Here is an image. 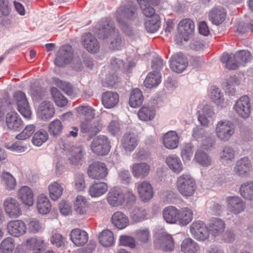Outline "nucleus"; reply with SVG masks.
I'll use <instances>...</instances> for the list:
<instances>
[{"label":"nucleus","instance_id":"f257e3e1","mask_svg":"<svg viewBox=\"0 0 253 253\" xmlns=\"http://www.w3.org/2000/svg\"><path fill=\"white\" fill-rule=\"evenodd\" d=\"M96 34L99 38H110V47L114 50H120L123 46V42L118 32L115 30L112 21L103 19L101 20L96 26Z\"/></svg>","mask_w":253,"mask_h":253},{"label":"nucleus","instance_id":"f03ea898","mask_svg":"<svg viewBox=\"0 0 253 253\" xmlns=\"http://www.w3.org/2000/svg\"><path fill=\"white\" fill-rule=\"evenodd\" d=\"M106 199L111 206L116 207L124 203L127 206H131L135 202L136 196L130 189L124 193L120 188L116 187L110 189Z\"/></svg>","mask_w":253,"mask_h":253},{"label":"nucleus","instance_id":"7ed1b4c3","mask_svg":"<svg viewBox=\"0 0 253 253\" xmlns=\"http://www.w3.org/2000/svg\"><path fill=\"white\" fill-rule=\"evenodd\" d=\"M117 19L122 30L127 35L131 34L129 26L125 21L126 19H132L136 15V8L129 2L126 5L121 6L117 10Z\"/></svg>","mask_w":253,"mask_h":253},{"label":"nucleus","instance_id":"20e7f679","mask_svg":"<svg viewBox=\"0 0 253 253\" xmlns=\"http://www.w3.org/2000/svg\"><path fill=\"white\" fill-rule=\"evenodd\" d=\"M215 133L219 140L227 142L235 133L234 125L233 122L228 120H220L215 125Z\"/></svg>","mask_w":253,"mask_h":253},{"label":"nucleus","instance_id":"39448f33","mask_svg":"<svg viewBox=\"0 0 253 253\" xmlns=\"http://www.w3.org/2000/svg\"><path fill=\"white\" fill-rule=\"evenodd\" d=\"M176 187L183 197L192 196L196 190V182L191 175L183 174L177 178Z\"/></svg>","mask_w":253,"mask_h":253},{"label":"nucleus","instance_id":"423d86ee","mask_svg":"<svg viewBox=\"0 0 253 253\" xmlns=\"http://www.w3.org/2000/svg\"><path fill=\"white\" fill-rule=\"evenodd\" d=\"M92 152L99 156H104L108 154L110 150V142L107 136L100 135L95 137L91 144Z\"/></svg>","mask_w":253,"mask_h":253},{"label":"nucleus","instance_id":"0eeeda50","mask_svg":"<svg viewBox=\"0 0 253 253\" xmlns=\"http://www.w3.org/2000/svg\"><path fill=\"white\" fill-rule=\"evenodd\" d=\"M154 243L156 248L163 252H170L174 249L173 239L166 232L157 233Z\"/></svg>","mask_w":253,"mask_h":253},{"label":"nucleus","instance_id":"6e6552de","mask_svg":"<svg viewBox=\"0 0 253 253\" xmlns=\"http://www.w3.org/2000/svg\"><path fill=\"white\" fill-rule=\"evenodd\" d=\"M190 231L192 237L199 241H205L210 236V232L206 224L201 220L193 222L190 225Z\"/></svg>","mask_w":253,"mask_h":253},{"label":"nucleus","instance_id":"1a4fd4ad","mask_svg":"<svg viewBox=\"0 0 253 253\" xmlns=\"http://www.w3.org/2000/svg\"><path fill=\"white\" fill-rule=\"evenodd\" d=\"M87 173L89 177L94 179H103L108 173V170L104 163L93 162L88 167Z\"/></svg>","mask_w":253,"mask_h":253},{"label":"nucleus","instance_id":"9d476101","mask_svg":"<svg viewBox=\"0 0 253 253\" xmlns=\"http://www.w3.org/2000/svg\"><path fill=\"white\" fill-rule=\"evenodd\" d=\"M3 207L5 213L10 218H16L22 214L20 204L14 198H6L3 201Z\"/></svg>","mask_w":253,"mask_h":253},{"label":"nucleus","instance_id":"9b49d317","mask_svg":"<svg viewBox=\"0 0 253 253\" xmlns=\"http://www.w3.org/2000/svg\"><path fill=\"white\" fill-rule=\"evenodd\" d=\"M13 97L16 102L20 113L25 118H29L31 115V111L25 94L22 91H17L14 92Z\"/></svg>","mask_w":253,"mask_h":253},{"label":"nucleus","instance_id":"f8f14e48","mask_svg":"<svg viewBox=\"0 0 253 253\" xmlns=\"http://www.w3.org/2000/svg\"><path fill=\"white\" fill-rule=\"evenodd\" d=\"M235 112L240 117L246 119L251 113V104L250 98L247 95L241 97L234 105Z\"/></svg>","mask_w":253,"mask_h":253},{"label":"nucleus","instance_id":"ddd939ff","mask_svg":"<svg viewBox=\"0 0 253 253\" xmlns=\"http://www.w3.org/2000/svg\"><path fill=\"white\" fill-rule=\"evenodd\" d=\"M73 48L70 45H64L58 50L55 59V64L59 67L65 66L73 58Z\"/></svg>","mask_w":253,"mask_h":253},{"label":"nucleus","instance_id":"4468645a","mask_svg":"<svg viewBox=\"0 0 253 253\" xmlns=\"http://www.w3.org/2000/svg\"><path fill=\"white\" fill-rule=\"evenodd\" d=\"M194 24L190 19H184L180 21L178 26V33L180 41H187L189 37L193 33Z\"/></svg>","mask_w":253,"mask_h":253},{"label":"nucleus","instance_id":"2eb2a0df","mask_svg":"<svg viewBox=\"0 0 253 253\" xmlns=\"http://www.w3.org/2000/svg\"><path fill=\"white\" fill-rule=\"evenodd\" d=\"M197 118L200 124L205 127L210 126L214 113L208 105H200L197 108Z\"/></svg>","mask_w":253,"mask_h":253},{"label":"nucleus","instance_id":"dca6fc26","mask_svg":"<svg viewBox=\"0 0 253 253\" xmlns=\"http://www.w3.org/2000/svg\"><path fill=\"white\" fill-rule=\"evenodd\" d=\"M251 169V162L247 157H244L238 160L234 168V171L235 174L242 177L248 176Z\"/></svg>","mask_w":253,"mask_h":253},{"label":"nucleus","instance_id":"f3484780","mask_svg":"<svg viewBox=\"0 0 253 253\" xmlns=\"http://www.w3.org/2000/svg\"><path fill=\"white\" fill-rule=\"evenodd\" d=\"M170 68L175 72L182 73L188 66V61L181 53L173 55L169 60Z\"/></svg>","mask_w":253,"mask_h":253},{"label":"nucleus","instance_id":"a211bd4d","mask_svg":"<svg viewBox=\"0 0 253 253\" xmlns=\"http://www.w3.org/2000/svg\"><path fill=\"white\" fill-rule=\"evenodd\" d=\"M81 42L84 47L89 52L95 53L99 50L100 45L97 40L90 33L83 35Z\"/></svg>","mask_w":253,"mask_h":253},{"label":"nucleus","instance_id":"6ab92c4d","mask_svg":"<svg viewBox=\"0 0 253 253\" xmlns=\"http://www.w3.org/2000/svg\"><path fill=\"white\" fill-rule=\"evenodd\" d=\"M8 233L16 237L24 235L27 232L26 223L21 220H15L9 221L7 225Z\"/></svg>","mask_w":253,"mask_h":253},{"label":"nucleus","instance_id":"aec40b11","mask_svg":"<svg viewBox=\"0 0 253 253\" xmlns=\"http://www.w3.org/2000/svg\"><path fill=\"white\" fill-rule=\"evenodd\" d=\"M136 189L138 195L142 201H148L153 197L154 191L153 187L149 182L144 180L140 183H138Z\"/></svg>","mask_w":253,"mask_h":253},{"label":"nucleus","instance_id":"412c9836","mask_svg":"<svg viewBox=\"0 0 253 253\" xmlns=\"http://www.w3.org/2000/svg\"><path fill=\"white\" fill-rule=\"evenodd\" d=\"M84 154V150L82 146H73L68 151V161L72 165L77 166L81 164Z\"/></svg>","mask_w":253,"mask_h":253},{"label":"nucleus","instance_id":"4be33fe9","mask_svg":"<svg viewBox=\"0 0 253 253\" xmlns=\"http://www.w3.org/2000/svg\"><path fill=\"white\" fill-rule=\"evenodd\" d=\"M37 114L42 120L45 121L51 119L55 114L52 103L48 101L42 102L38 108Z\"/></svg>","mask_w":253,"mask_h":253},{"label":"nucleus","instance_id":"5701e85b","mask_svg":"<svg viewBox=\"0 0 253 253\" xmlns=\"http://www.w3.org/2000/svg\"><path fill=\"white\" fill-rule=\"evenodd\" d=\"M227 207L231 212L238 214L245 209V203L238 197H228L226 198Z\"/></svg>","mask_w":253,"mask_h":253},{"label":"nucleus","instance_id":"b1692460","mask_svg":"<svg viewBox=\"0 0 253 253\" xmlns=\"http://www.w3.org/2000/svg\"><path fill=\"white\" fill-rule=\"evenodd\" d=\"M103 106L107 109H112L117 105L119 102V94L114 91H106L101 96Z\"/></svg>","mask_w":253,"mask_h":253},{"label":"nucleus","instance_id":"393cba45","mask_svg":"<svg viewBox=\"0 0 253 253\" xmlns=\"http://www.w3.org/2000/svg\"><path fill=\"white\" fill-rule=\"evenodd\" d=\"M121 145L126 152L133 151L138 144L136 136L131 133H125L121 139Z\"/></svg>","mask_w":253,"mask_h":253},{"label":"nucleus","instance_id":"a878e982","mask_svg":"<svg viewBox=\"0 0 253 253\" xmlns=\"http://www.w3.org/2000/svg\"><path fill=\"white\" fill-rule=\"evenodd\" d=\"M163 143L168 149L176 148L179 145V137L177 132L172 130L166 132L163 136Z\"/></svg>","mask_w":253,"mask_h":253},{"label":"nucleus","instance_id":"bb28decb","mask_svg":"<svg viewBox=\"0 0 253 253\" xmlns=\"http://www.w3.org/2000/svg\"><path fill=\"white\" fill-rule=\"evenodd\" d=\"M70 236L72 241L77 246L84 245L88 239L87 233L85 231L79 228L73 229Z\"/></svg>","mask_w":253,"mask_h":253},{"label":"nucleus","instance_id":"cd10ccee","mask_svg":"<svg viewBox=\"0 0 253 253\" xmlns=\"http://www.w3.org/2000/svg\"><path fill=\"white\" fill-rule=\"evenodd\" d=\"M133 176L137 178H143L146 177L150 170V165L146 163H136L130 167Z\"/></svg>","mask_w":253,"mask_h":253},{"label":"nucleus","instance_id":"c85d7f7f","mask_svg":"<svg viewBox=\"0 0 253 253\" xmlns=\"http://www.w3.org/2000/svg\"><path fill=\"white\" fill-rule=\"evenodd\" d=\"M3 138H5L6 139L5 140H3V145L10 151L17 153H22L26 151L28 149V147L26 145H24L20 142H11L10 141L12 138L8 134H4L3 135Z\"/></svg>","mask_w":253,"mask_h":253},{"label":"nucleus","instance_id":"c756f323","mask_svg":"<svg viewBox=\"0 0 253 253\" xmlns=\"http://www.w3.org/2000/svg\"><path fill=\"white\" fill-rule=\"evenodd\" d=\"M6 123L8 128L13 130H18L23 126L21 119L15 112H9L7 114Z\"/></svg>","mask_w":253,"mask_h":253},{"label":"nucleus","instance_id":"7c9ffc66","mask_svg":"<svg viewBox=\"0 0 253 253\" xmlns=\"http://www.w3.org/2000/svg\"><path fill=\"white\" fill-rule=\"evenodd\" d=\"M18 197L24 205L29 207L33 205V193L32 189L28 186H23L19 189Z\"/></svg>","mask_w":253,"mask_h":253},{"label":"nucleus","instance_id":"2f4dec72","mask_svg":"<svg viewBox=\"0 0 253 253\" xmlns=\"http://www.w3.org/2000/svg\"><path fill=\"white\" fill-rule=\"evenodd\" d=\"M226 17V11L221 7L213 8L209 14L210 20L212 24L216 25L222 23L225 20Z\"/></svg>","mask_w":253,"mask_h":253},{"label":"nucleus","instance_id":"473e14b6","mask_svg":"<svg viewBox=\"0 0 253 253\" xmlns=\"http://www.w3.org/2000/svg\"><path fill=\"white\" fill-rule=\"evenodd\" d=\"M163 216L168 223H178V210L173 206L166 207L163 211Z\"/></svg>","mask_w":253,"mask_h":253},{"label":"nucleus","instance_id":"72a5a7b5","mask_svg":"<svg viewBox=\"0 0 253 253\" xmlns=\"http://www.w3.org/2000/svg\"><path fill=\"white\" fill-rule=\"evenodd\" d=\"M111 65L115 70L121 69L123 71L129 72L135 65V63L131 59H127L124 63L122 60L114 58L111 60Z\"/></svg>","mask_w":253,"mask_h":253},{"label":"nucleus","instance_id":"f704fd0d","mask_svg":"<svg viewBox=\"0 0 253 253\" xmlns=\"http://www.w3.org/2000/svg\"><path fill=\"white\" fill-rule=\"evenodd\" d=\"M37 208L41 214H46L49 213L51 205L48 198L42 194L39 195L37 199Z\"/></svg>","mask_w":253,"mask_h":253},{"label":"nucleus","instance_id":"c9c22d12","mask_svg":"<svg viewBox=\"0 0 253 253\" xmlns=\"http://www.w3.org/2000/svg\"><path fill=\"white\" fill-rule=\"evenodd\" d=\"M225 226L224 221L217 217L211 218L209 223L210 230L214 236L220 235L224 231Z\"/></svg>","mask_w":253,"mask_h":253},{"label":"nucleus","instance_id":"e433bc0d","mask_svg":"<svg viewBox=\"0 0 253 253\" xmlns=\"http://www.w3.org/2000/svg\"><path fill=\"white\" fill-rule=\"evenodd\" d=\"M112 224L119 229L126 228L129 223V220L124 213L118 211L114 213L111 217Z\"/></svg>","mask_w":253,"mask_h":253},{"label":"nucleus","instance_id":"4c0bfd02","mask_svg":"<svg viewBox=\"0 0 253 253\" xmlns=\"http://www.w3.org/2000/svg\"><path fill=\"white\" fill-rule=\"evenodd\" d=\"M166 163L169 169L176 173H179L183 170L181 160L176 155L172 154L167 157Z\"/></svg>","mask_w":253,"mask_h":253},{"label":"nucleus","instance_id":"58836bf2","mask_svg":"<svg viewBox=\"0 0 253 253\" xmlns=\"http://www.w3.org/2000/svg\"><path fill=\"white\" fill-rule=\"evenodd\" d=\"M181 251L184 253H199L200 247L197 242L188 238L182 242Z\"/></svg>","mask_w":253,"mask_h":253},{"label":"nucleus","instance_id":"ea45409f","mask_svg":"<svg viewBox=\"0 0 253 253\" xmlns=\"http://www.w3.org/2000/svg\"><path fill=\"white\" fill-rule=\"evenodd\" d=\"M74 208L77 213L81 215L86 214L88 210L86 198L82 195L77 196L74 200Z\"/></svg>","mask_w":253,"mask_h":253},{"label":"nucleus","instance_id":"a19ab883","mask_svg":"<svg viewBox=\"0 0 253 253\" xmlns=\"http://www.w3.org/2000/svg\"><path fill=\"white\" fill-rule=\"evenodd\" d=\"M44 241L42 238L32 237L27 238L23 243V245L26 246L27 249L32 250L33 251H39L43 247Z\"/></svg>","mask_w":253,"mask_h":253},{"label":"nucleus","instance_id":"79ce46f5","mask_svg":"<svg viewBox=\"0 0 253 253\" xmlns=\"http://www.w3.org/2000/svg\"><path fill=\"white\" fill-rule=\"evenodd\" d=\"M108 185L105 182H95L89 188V193L92 197H99L108 190Z\"/></svg>","mask_w":253,"mask_h":253},{"label":"nucleus","instance_id":"37998d69","mask_svg":"<svg viewBox=\"0 0 253 253\" xmlns=\"http://www.w3.org/2000/svg\"><path fill=\"white\" fill-rule=\"evenodd\" d=\"M193 216L192 210L188 207L178 210V223L182 225H186L191 221Z\"/></svg>","mask_w":253,"mask_h":253},{"label":"nucleus","instance_id":"c03bdc74","mask_svg":"<svg viewBox=\"0 0 253 253\" xmlns=\"http://www.w3.org/2000/svg\"><path fill=\"white\" fill-rule=\"evenodd\" d=\"M49 197L53 201H56L62 195L64 188L63 185L57 181H53L48 185Z\"/></svg>","mask_w":253,"mask_h":253},{"label":"nucleus","instance_id":"a18cd8bd","mask_svg":"<svg viewBox=\"0 0 253 253\" xmlns=\"http://www.w3.org/2000/svg\"><path fill=\"white\" fill-rule=\"evenodd\" d=\"M144 98L141 91L138 88L133 89L130 94L129 104L132 108L140 106L143 101Z\"/></svg>","mask_w":253,"mask_h":253},{"label":"nucleus","instance_id":"49530a36","mask_svg":"<svg viewBox=\"0 0 253 253\" xmlns=\"http://www.w3.org/2000/svg\"><path fill=\"white\" fill-rule=\"evenodd\" d=\"M240 195L246 200L253 201V181L243 183L240 187Z\"/></svg>","mask_w":253,"mask_h":253},{"label":"nucleus","instance_id":"de8ad7c7","mask_svg":"<svg viewBox=\"0 0 253 253\" xmlns=\"http://www.w3.org/2000/svg\"><path fill=\"white\" fill-rule=\"evenodd\" d=\"M161 75L160 72L154 73L150 72L148 74L144 82V85L149 88L157 86L161 82Z\"/></svg>","mask_w":253,"mask_h":253},{"label":"nucleus","instance_id":"09e8293b","mask_svg":"<svg viewBox=\"0 0 253 253\" xmlns=\"http://www.w3.org/2000/svg\"><path fill=\"white\" fill-rule=\"evenodd\" d=\"M209 95L214 103L217 106H222L224 100L223 94L219 88L215 86H211Z\"/></svg>","mask_w":253,"mask_h":253},{"label":"nucleus","instance_id":"8fccbe9b","mask_svg":"<svg viewBox=\"0 0 253 253\" xmlns=\"http://www.w3.org/2000/svg\"><path fill=\"white\" fill-rule=\"evenodd\" d=\"M100 243L104 247H110L114 244L113 233L110 230H104L99 236Z\"/></svg>","mask_w":253,"mask_h":253},{"label":"nucleus","instance_id":"3c124183","mask_svg":"<svg viewBox=\"0 0 253 253\" xmlns=\"http://www.w3.org/2000/svg\"><path fill=\"white\" fill-rule=\"evenodd\" d=\"M64 129V126L62 123L59 119H55L51 121L48 126V130L50 134L55 137L60 135Z\"/></svg>","mask_w":253,"mask_h":253},{"label":"nucleus","instance_id":"603ef678","mask_svg":"<svg viewBox=\"0 0 253 253\" xmlns=\"http://www.w3.org/2000/svg\"><path fill=\"white\" fill-rule=\"evenodd\" d=\"M219 158L222 163H228L235 158V152L232 147L224 146L219 153Z\"/></svg>","mask_w":253,"mask_h":253},{"label":"nucleus","instance_id":"864d4df0","mask_svg":"<svg viewBox=\"0 0 253 253\" xmlns=\"http://www.w3.org/2000/svg\"><path fill=\"white\" fill-rule=\"evenodd\" d=\"M27 230L29 232L33 234L39 233L42 232L44 227L40 221L36 218H31L27 221Z\"/></svg>","mask_w":253,"mask_h":253},{"label":"nucleus","instance_id":"5fc2aeb1","mask_svg":"<svg viewBox=\"0 0 253 253\" xmlns=\"http://www.w3.org/2000/svg\"><path fill=\"white\" fill-rule=\"evenodd\" d=\"M137 115L141 120H151L155 117V111L152 107L143 106L138 112Z\"/></svg>","mask_w":253,"mask_h":253},{"label":"nucleus","instance_id":"6e6d98bb","mask_svg":"<svg viewBox=\"0 0 253 253\" xmlns=\"http://www.w3.org/2000/svg\"><path fill=\"white\" fill-rule=\"evenodd\" d=\"M147 212L143 207H135L131 211L130 216L135 222H140L146 218Z\"/></svg>","mask_w":253,"mask_h":253},{"label":"nucleus","instance_id":"4d7b16f0","mask_svg":"<svg viewBox=\"0 0 253 253\" xmlns=\"http://www.w3.org/2000/svg\"><path fill=\"white\" fill-rule=\"evenodd\" d=\"M196 161L203 167H207L211 165V160L210 157L205 152L198 150L195 155Z\"/></svg>","mask_w":253,"mask_h":253},{"label":"nucleus","instance_id":"13d9d810","mask_svg":"<svg viewBox=\"0 0 253 253\" xmlns=\"http://www.w3.org/2000/svg\"><path fill=\"white\" fill-rule=\"evenodd\" d=\"M48 138V134L46 130L40 129L37 131L32 138L33 144L37 146H41Z\"/></svg>","mask_w":253,"mask_h":253},{"label":"nucleus","instance_id":"bf43d9fd","mask_svg":"<svg viewBox=\"0 0 253 253\" xmlns=\"http://www.w3.org/2000/svg\"><path fill=\"white\" fill-rule=\"evenodd\" d=\"M1 177L2 182L6 189L11 190L15 188L17 183L13 175L9 172H2Z\"/></svg>","mask_w":253,"mask_h":253},{"label":"nucleus","instance_id":"052dcab7","mask_svg":"<svg viewBox=\"0 0 253 253\" xmlns=\"http://www.w3.org/2000/svg\"><path fill=\"white\" fill-rule=\"evenodd\" d=\"M15 246L14 239L10 237H6L0 244V251L2 253H12Z\"/></svg>","mask_w":253,"mask_h":253},{"label":"nucleus","instance_id":"680f3d73","mask_svg":"<svg viewBox=\"0 0 253 253\" xmlns=\"http://www.w3.org/2000/svg\"><path fill=\"white\" fill-rule=\"evenodd\" d=\"M160 18L159 15H155L152 18L147 19L145 23V27L148 32H156L160 27Z\"/></svg>","mask_w":253,"mask_h":253},{"label":"nucleus","instance_id":"e2e57ef3","mask_svg":"<svg viewBox=\"0 0 253 253\" xmlns=\"http://www.w3.org/2000/svg\"><path fill=\"white\" fill-rule=\"evenodd\" d=\"M81 130L83 133H87L90 135H94L98 131L99 129L89 120H84L81 125Z\"/></svg>","mask_w":253,"mask_h":253},{"label":"nucleus","instance_id":"0e129e2a","mask_svg":"<svg viewBox=\"0 0 253 253\" xmlns=\"http://www.w3.org/2000/svg\"><path fill=\"white\" fill-rule=\"evenodd\" d=\"M77 110L81 116L84 117V120H90L95 116V110L89 106H80Z\"/></svg>","mask_w":253,"mask_h":253},{"label":"nucleus","instance_id":"69168bd1","mask_svg":"<svg viewBox=\"0 0 253 253\" xmlns=\"http://www.w3.org/2000/svg\"><path fill=\"white\" fill-rule=\"evenodd\" d=\"M51 91L54 102L58 106L62 107L67 104V99L56 89V88H51Z\"/></svg>","mask_w":253,"mask_h":253},{"label":"nucleus","instance_id":"338daca9","mask_svg":"<svg viewBox=\"0 0 253 253\" xmlns=\"http://www.w3.org/2000/svg\"><path fill=\"white\" fill-rule=\"evenodd\" d=\"M235 58L237 59V62L240 66H244L245 64L251 61L252 56L251 53L245 50H240L235 53Z\"/></svg>","mask_w":253,"mask_h":253},{"label":"nucleus","instance_id":"774afa93","mask_svg":"<svg viewBox=\"0 0 253 253\" xmlns=\"http://www.w3.org/2000/svg\"><path fill=\"white\" fill-rule=\"evenodd\" d=\"M140 7L142 10L143 14L150 18H152L155 15H158L155 14V10L153 7L150 6L149 4L151 3L144 1V0H137Z\"/></svg>","mask_w":253,"mask_h":253}]
</instances>
